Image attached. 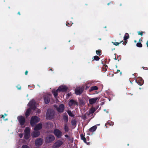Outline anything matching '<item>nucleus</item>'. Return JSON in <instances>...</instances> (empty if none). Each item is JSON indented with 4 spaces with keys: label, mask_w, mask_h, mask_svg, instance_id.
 I'll use <instances>...</instances> for the list:
<instances>
[{
    "label": "nucleus",
    "mask_w": 148,
    "mask_h": 148,
    "mask_svg": "<svg viewBox=\"0 0 148 148\" xmlns=\"http://www.w3.org/2000/svg\"><path fill=\"white\" fill-rule=\"evenodd\" d=\"M28 105L29 106V108L27 110L25 113V116L27 117L29 115L31 109L35 110L36 108L35 102L33 99L32 100L29 102Z\"/></svg>",
    "instance_id": "nucleus-1"
},
{
    "label": "nucleus",
    "mask_w": 148,
    "mask_h": 148,
    "mask_svg": "<svg viewBox=\"0 0 148 148\" xmlns=\"http://www.w3.org/2000/svg\"><path fill=\"white\" fill-rule=\"evenodd\" d=\"M67 89L68 88L65 85H62L60 86L57 90H52V92L54 96L56 97L57 96L58 92L66 91Z\"/></svg>",
    "instance_id": "nucleus-2"
},
{
    "label": "nucleus",
    "mask_w": 148,
    "mask_h": 148,
    "mask_svg": "<svg viewBox=\"0 0 148 148\" xmlns=\"http://www.w3.org/2000/svg\"><path fill=\"white\" fill-rule=\"evenodd\" d=\"M40 120V119L37 116H33L32 117L30 121V124L31 126H34Z\"/></svg>",
    "instance_id": "nucleus-3"
},
{
    "label": "nucleus",
    "mask_w": 148,
    "mask_h": 148,
    "mask_svg": "<svg viewBox=\"0 0 148 148\" xmlns=\"http://www.w3.org/2000/svg\"><path fill=\"white\" fill-rule=\"evenodd\" d=\"M54 114L53 112L50 110H48L46 114L47 119H52Z\"/></svg>",
    "instance_id": "nucleus-4"
},
{
    "label": "nucleus",
    "mask_w": 148,
    "mask_h": 148,
    "mask_svg": "<svg viewBox=\"0 0 148 148\" xmlns=\"http://www.w3.org/2000/svg\"><path fill=\"white\" fill-rule=\"evenodd\" d=\"M63 143L62 141L58 140L56 141L53 145L52 147L53 148H57L60 147Z\"/></svg>",
    "instance_id": "nucleus-5"
},
{
    "label": "nucleus",
    "mask_w": 148,
    "mask_h": 148,
    "mask_svg": "<svg viewBox=\"0 0 148 148\" xmlns=\"http://www.w3.org/2000/svg\"><path fill=\"white\" fill-rule=\"evenodd\" d=\"M24 138L27 139L29 138L30 135V129L28 127H27L25 128V130Z\"/></svg>",
    "instance_id": "nucleus-6"
},
{
    "label": "nucleus",
    "mask_w": 148,
    "mask_h": 148,
    "mask_svg": "<svg viewBox=\"0 0 148 148\" xmlns=\"http://www.w3.org/2000/svg\"><path fill=\"white\" fill-rule=\"evenodd\" d=\"M17 119L20 125L22 127L24 125L25 122V119L24 117L22 116H19L18 117Z\"/></svg>",
    "instance_id": "nucleus-7"
},
{
    "label": "nucleus",
    "mask_w": 148,
    "mask_h": 148,
    "mask_svg": "<svg viewBox=\"0 0 148 148\" xmlns=\"http://www.w3.org/2000/svg\"><path fill=\"white\" fill-rule=\"evenodd\" d=\"M69 104L71 108H73L75 106H77L78 103L75 100L71 99L69 102Z\"/></svg>",
    "instance_id": "nucleus-8"
},
{
    "label": "nucleus",
    "mask_w": 148,
    "mask_h": 148,
    "mask_svg": "<svg viewBox=\"0 0 148 148\" xmlns=\"http://www.w3.org/2000/svg\"><path fill=\"white\" fill-rule=\"evenodd\" d=\"M54 134L58 138H60L62 136L61 131L58 129H55L53 132Z\"/></svg>",
    "instance_id": "nucleus-9"
},
{
    "label": "nucleus",
    "mask_w": 148,
    "mask_h": 148,
    "mask_svg": "<svg viewBox=\"0 0 148 148\" xmlns=\"http://www.w3.org/2000/svg\"><path fill=\"white\" fill-rule=\"evenodd\" d=\"M55 139V137L53 135H50L46 138L45 141L47 143H50L54 140Z\"/></svg>",
    "instance_id": "nucleus-10"
},
{
    "label": "nucleus",
    "mask_w": 148,
    "mask_h": 148,
    "mask_svg": "<svg viewBox=\"0 0 148 148\" xmlns=\"http://www.w3.org/2000/svg\"><path fill=\"white\" fill-rule=\"evenodd\" d=\"M99 100L98 97H96L94 98H90L89 99V101L90 104H93L98 101Z\"/></svg>",
    "instance_id": "nucleus-11"
},
{
    "label": "nucleus",
    "mask_w": 148,
    "mask_h": 148,
    "mask_svg": "<svg viewBox=\"0 0 148 148\" xmlns=\"http://www.w3.org/2000/svg\"><path fill=\"white\" fill-rule=\"evenodd\" d=\"M83 91V89L82 88L77 87L75 89V93L77 95H79L82 93Z\"/></svg>",
    "instance_id": "nucleus-12"
},
{
    "label": "nucleus",
    "mask_w": 148,
    "mask_h": 148,
    "mask_svg": "<svg viewBox=\"0 0 148 148\" xmlns=\"http://www.w3.org/2000/svg\"><path fill=\"white\" fill-rule=\"evenodd\" d=\"M43 143V140L41 138H38L35 141V145L36 146L41 145Z\"/></svg>",
    "instance_id": "nucleus-13"
},
{
    "label": "nucleus",
    "mask_w": 148,
    "mask_h": 148,
    "mask_svg": "<svg viewBox=\"0 0 148 148\" xmlns=\"http://www.w3.org/2000/svg\"><path fill=\"white\" fill-rule=\"evenodd\" d=\"M64 109V106L62 104H61L60 105L59 107L57 108L58 111L59 112H63Z\"/></svg>",
    "instance_id": "nucleus-14"
},
{
    "label": "nucleus",
    "mask_w": 148,
    "mask_h": 148,
    "mask_svg": "<svg viewBox=\"0 0 148 148\" xmlns=\"http://www.w3.org/2000/svg\"><path fill=\"white\" fill-rule=\"evenodd\" d=\"M40 134V132H33L32 134V136L33 137H36L38 136Z\"/></svg>",
    "instance_id": "nucleus-15"
},
{
    "label": "nucleus",
    "mask_w": 148,
    "mask_h": 148,
    "mask_svg": "<svg viewBox=\"0 0 148 148\" xmlns=\"http://www.w3.org/2000/svg\"><path fill=\"white\" fill-rule=\"evenodd\" d=\"M42 127V125L41 124L39 123L38 124L36 125L34 128V130L35 131L38 130H40Z\"/></svg>",
    "instance_id": "nucleus-16"
},
{
    "label": "nucleus",
    "mask_w": 148,
    "mask_h": 148,
    "mask_svg": "<svg viewBox=\"0 0 148 148\" xmlns=\"http://www.w3.org/2000/svg\"><path fill=\"white\" fill-rule=\"evenodd\" d=\"M64 129L65 132H69V131L70 129L69 125L67 124L66 123L65 124Z\"/></svg>",
    "instance_id": "nucleus-17"
},
{
    "label": "nucleus",
    "mask_w": 148,
    "mask_h": 148,
    "mask_svg": "<svg viewBox=\"0 0 148 148\" xmlns=\"http://www.w3.org/2000/svg\"><path fill=\"white\" fill-rule=\"evenodd\" d=\"M97 128V127L96 125L90 128L89 131L90 132H92L95 131Z\"/></svg>",
    "instance_id": "nucleus-18"
},
{
    "label": "nucleus",
    "mask_w": 148,
    "mask_h": 148,
    "mask_svg": "<svg viewBox=\"0 0 148 148\" xmlns=\"http://www.w3.org/2000/svg\"><path fill=\"white\" fill-rule=\"evenodd\" d=\"M139 80H140V82H138V84L140 85H143V80L142 79V78L140 77L138 78V79H137V80L138 81Z\"/></svg>",
    "instance_id": "nucleus-19"
},
{
    "label": "nucleus",
    "mask_w": 148,
    "mask_h": 148,
    "mask_svg": "<svg viewBox=\"0 0 148 148\" xmlns=\"http://www.w3.org/2000/svg\"><path fill=\"white\" fill-rule=\"evenodd\" d=\"M44 101L45 103H48L49 102V97H45L44 98Z\"/></svg>",
    "instance_id": "nucleus-20"
},
{
    "label": "nucleus",
    "mask_w": 148,
    "mask_h": 148,
    "mask_svg": "<svg viewBox=\"0 0 148 148\" xmlns=\"http://www.w3.org/2000/svg\"><path fill=\"white\" fill-rule=\"evenodd\" d=\"M63 119L65 122H67L68 121V117L67 115H64L63 116Z\"/></svg>",
    "instance_id": "nucleus-21"
},
{
    "label": "nucleus",
    "mask_w": 148,
    "mask_h": 148,
    "mask_svg": "<svg viewBox=\"0 0 148 148\" xmlns=\"http://www.w3.org/2000/svg\"><path fill=\"white\" fill-rule=\"evenodd\" d=\"M67 113L69 115L73 117L74 116L73 114V113L70 110H68L67 112Z\"/></svg>",
    "instance_id": "nucleus-22"
},
{
    "label": "nucleus",
    "mask_w": 148,
    "mask_h": 148,
    "mask_svg": "<svg viewBox=\"0 0 148 148\" xmlns=\"http://www.w3.org/2000/svg\"><path fill=\"white\" fill-rule=\"evenodd\" d=\"M97 89L98 88L97 86H94L92 87L90 90L91 91L93 90H97Z\"/></svg>",
    "instance_id": "nucleus-23"
},
{
    "label": "nucleus",
    "mask_w": 148,
    "mask_h": 148,
    "mask_svg": "<svg viewBox=\"0 0 148 148\" xmlns=\"http://www.w3.org/2000/svg\"><path fill=\"white\" fill-rule=\"evenodd\" d=\"M129 38V34L128 33H125V35L124 37V40H126Z\"/></svg>",
    "instance_id": "nucleus-24"
},
{
    "label": "nucleus",
    "mask_w": 148,
    "mask_h": 148,
    "mask_svg": "<svg viewBox=\"0 0 148 148\" xmlns=\"http://www.w3.org/2000/svg\"><path fill=\"white\" fill-rule=\"evenodd\" d=\"M81 138L82 140L84 142H85V143H86L88 145L89 144H88L87 143H86V140L85 138L84 137V136H83V135H81Z\"/></svg>",
    "instance_id": "nucleus-25"
},
{
    "label": "nucleus",
    "mask_w": 148,
    "mask_h": 148,
    "mask_svg": "<svg viewBox=\"0 0 148 148\" xmlns=\"http://www.w3.org/2000/svg\"><path fill=\"white\" fill-rule=\"evenodd\" d=\"M76 124V121L75 120H73L71 121V124L73 126L75 127Z\"/></svg>",
    "instance_id": "nucleus-26"
},
{
    "label": "nucleus",
    "mask_w": 148,
    "mask_h": 148,
    "mask_svg": "<svg viewBox=\"0 0 148 148\" xmlns=\"http://www.w3.org/2000/svg\"><path fill=\"white\" fill-rule=\"evenodd\" d=\"M95 111V108H91L89 110V113L90 114H92Z\"/></svg>",
    "instance_id": "nucleus-27"
},
{
    "label": "nucleus",
    "mask_w": 148,
    "mask_h": 148,
    "mask_svg": "<svg viewBox=\"0 0 148 148\" xmlns=\"http://www.w3.org/2000/svg\"><path fill=\"white\" fill-rule=\"evenodd\" d=\"M136 46L138 47H141L142 46V45L140 43L138 42L136 44Z\"/></svg>",
    "instance_id": "nucleus-28"
},
{
    "label": "nucleus",
    "mask_w": 148,
    "mask_h": 148,
    "mask_svg": "<svg viewBox=\"0 0 148 148\" xmlns=\"http://www.w3.org/2000/svg\"><path fill=\"white\" fill-rule=\"evenodd\" d=\"M121 42H120V43H119L118 42H112V43L113 44V45H116V46H117V45H118L119 44L121 43Z\"/></svg>",
    "instance_id": "nucleus-29"
},
{
    "label": "nucleus",
    "mask_w": 148,
    "mask_h": 148,
    "mask_svg": "<svg viewBox=\"0 0 148 148\" xmlns=\"http://www.w3.org/2000/svg\"><path fill=\"white\" fill-rule=\"evenodd\" d=\"M94 58L95 60H98L99 59V57L98 56H95L94 57Z\"/></svg>",
    "instance_id": "nucleus-30"
},
{
    "label": "nucleus",
    "mask_w": 148,
    "mask_h": 148,
    "mask_svg": "<svg viewBox=\"0 0 148 148\" xmlns=\"http://www.w3.org/2000/svg\"><path fill=\"white\" fill-rule=\"evenodd\" d=\"M22 148H30L29 147L26 145H23L22 147Z\"/></svg>",
    "instance_id": "nucleus-31"
},
{
    "label": "nucleus",
    "mask_w": 148,
    "mask_h": 148,
    "mask_svg": "<svg viewBox=\"0 0 148 148\" xmlns=\"http://www.w3.org/2000/svg\"><path fill=\"white\" fill-rule=\"evenodd\" d=\"M100 52H101L100 50H97L96 51V53L97 55H99L100 54Z\"/></svg>",
    "instance_id": "nucleus-32"
},
{
    "label": "nucleus",
    "mask_w": 148,
    "mask_h": 148,
    "mask_svg": "<svg viewBox=\"0 0 148 148\" xmlns=\"http://www.w3.org/2000/svg\"><path fill=\"white\" fill-rule=\"evenodd\" d=\"M23 134H19V136L20 137V138H21L23 136Z\"/></svg>",
    "instance_id": "nucleus-33"
},
{
    "label": "nucleus",
    "mask_w": 148,
    "mask_h": 148,
    "mask_svg": "<svg viewBox=\"0 0 148 148\" xmlns=\"http://www.w3.org/2000/svg\"><path fill=\"white\" fill-rule=\"evenodd\" d=\"M138 35H140L141 36L143 35V32H138Z\"/></svg>",
    "instance_id": "nucleus-34"
},
{
    "label": "nucleus",
    "mask_w": 148,
    "mask_h": 148,
    "mask_svg": "<svg viewBox=\"0 0 148 148\" xmlns=\"http://www.w3.org/2000/svg\"><path fill=\"white\" fill-rule=\"evenodd\" d=\"M71 93H68L67 95V96L68 97H69L70 96H71Z\"/></svg>",
    "instance_id": "nucleus-35"
},
{
    "label": "nucleus",
    "mask_w": 148,
    "mask_h": 148,
    "mask_svg": "<svg viewBox=\"0 0 148 148\" xmlns=\"http://www.w3.org/2000/svg\"><path fill=\"white\" fill-rule=\"evenodd\" d=\"M17 87L18 89H20L21 88V86L19 85H18L17 86Z\"/></svg>",
    "instance_id": "nucleus-36"
},
{
    "label": "nucleus",
    "mask_w": 148,
    "mask_h": 148,
    "mask_svg": "<svg viewBox=\"0 0 148 148\" xmlns=\"http://www.w3.org/2000/svg\"><path fill=\"white\" fill-rule=\"evenodd\" d=\"M65 136L67 138L69 139V137L68 135H65Z\"/></svg>",
    "instance_id": "nucleus-37"
},
{
    "label": "nucleus",
    "mask_w": 148,
    "mask_h": 148,
    "mask_svg": "<svg viewBox=\"0 0 148 148\" xmlns=\"http://www.w3.org/2000/svg\"><path fill=\"white\" fill-rule=\"evenodd\" d=\"M28 71H26L25 73V74L27 75V74Z\"/></svg>",
    "instance_id": "nucleus-38"
},
{
    "label": "nucleus",
    "mask_w": 148,
    "mask_h": 148,
    "mask_svg": "<svg viewBox=\"0 0 148 148\" xmlns=\"http://www.w3.org/2000/svg\"><path fill=\"white\" fill-rule=\"evenodd\" d=\"M2 118H4V115H2Z\"/></svg>",
    "instance_id": "nucleus-39"
},
{
    "label": "nucleus",
    "mask_w": 148,
    "mask_h": 148,
    "mask_svg": "<svg viewBox=\"0 0 148 148\" xmlns=\"http://www.w3.org/2000/svg\"><path fill=\"white\" fill-rule=\"evenodd\" d=\"M147 46H148V41H147Z\"/></svg>",
    "instance_id": "nucleus-40"
},
{
    "label": "nucleus",
    "mask_w": 148,
    "mask_h": 148,
    "mask_svg": "<svg viewBox=\"0 0 148 148\" xmlns=\"http://www.w3.org/2000/svg\"><path fill=\"white\" fill-rule=\"evenodd\" d=\"M104 111H106V112H107V113H108V111H106V110H104Z\"/></svg>",
    "instance_id": "nucleus-41"
},
{
    "label": "nucleus",
    "mask_w": 148,
    "mask_h": 148,
    "mask_svg": "<svg viewBox=\"0 0 148 148\" xmlns=\"http://www.w3.org/2000/svg\"><path fill=\"white\" fill-rule=\"evenodd\" d=\"M117 72H118H118H119V71H120V70H117Z\"/></svg>",
    "instance_id": "nucleus-42"
},
{
    "label": "nucleus",
    "mask_w": 148,
    "mask_h": 148,
    "mask_svg": "<svg viewBox=\"0 0 148 148\" xmlns=\"http://www.w3.org/2000/svg\"><path fill=\"white\" fill-rule=\"evenodd\" d=\"M18 14L19 15H20V12H18Z\"/></svg>",
    "instance_id": "nucleus-43"
},
{
    "label": "nucleus",
    "mask_w": 148,
    "mask_h": 148,
    "mask_svg": "<svg viewBox=\"0 0 148 148\" xmlns=\"http://www.w3.org/2000/svg\"><path fill=\"white\" fill-rule=\"evenodd\" d=\"M4 115L5 116H6L7 115L6 114H5Z\"/></svg>",
    "instance_id": "nucleus-44"
},
{
    "label": "nucleus",
    "mask_w": 148,
    "mask_h": 148,
    "mask_svg": "<svg viewBox=\"0 0 148 148\" xmlns=\"http://www.w3.org/2000/svg\"><path fill=\"white\" fill-rule=\"evenodd\" d=\"M106 68V69H105V71H106V68Z\"/></svg>",
    "instance_id": "nucleus-45"
},
{
    "label": "nucleus",
    "mask_w": 148,
    "mask_h": 148,
    "mask_svg": "<svg viewBox=\"0 0 148 148\" xmlns=\"http://www.w3.org/2000/svg\"><path fill=\"white\" fill-rule=\"evenodd\" d=\"M25 127V126H23L22 127L23 128V127Z\"/></svg>",
    "instance_id": "nucleus-46"
},
{
    "label": "nucleus",
    "mask_w": 148,
    "mask_h": 148,
    "mask_svg": "<svg viewBox=\"0 0 148 148\" xmlns=\"http://www.w3.org/2000/svg\"><path fill=\"white\" fill-rule=\"evenodd\" d=\"M126 42H125V45H126Z\"/></svg>",
    "instance_id": "nucleus-47"
},
{
    "label": "nucleus",
    "mask_w": 148,
    "mask_h": 148,
    "mask_svg": "<svg viewBox=\"0 0 148 148\" xmlns=\"http://www.w3.org/2000/svg\"><path fill=\"white\" fill-rule=\"evenodd\" d=\"M120 74H121V72H120Z\"/></svg>",
    "instance_id": "nucleus-48"
},
{
    "label": "nucleus",
    "mask_w": 148,
    "mask_h": 148,
    "mask_svg": "<svg viewBox=\"0 0 148 148\" xmlns=\"http://www.w3.org/2000/svg\"><path fill=\"white\" fill-rule=\"evenodd\" d=\"M88 88H87V87L86 88V89H87Z\"/></svg>",
    "instance_id": "nucleus-49"
},
{
    "label": "nucleus",
    "mask_w": 148,
    "mask_h": 148,
    "mask_svg": "<svg viewBox=\"0 0 148 148\" xmlns=\"http://www.w3.org/2000/svg\"><path fill=\"white\" fill-rule=\"evenodd\" d=\"M135 42H136V41H135Z\"/></svg>",
    "instance_id": "nucleus-50"
}]
</instances>
